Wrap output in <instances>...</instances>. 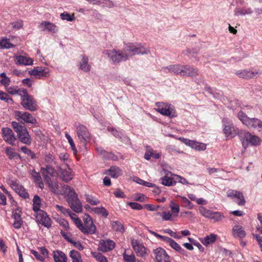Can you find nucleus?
Masks as SVG:
<instances>
[{"mask_svg": "<svg viewBox=\"0 0 262 262\" xmlns=\"http://www.w3.org/2000/svg\"><path fill=\"white\" fill-rule=\"evenodd\" d=\"M55 208L58 211L60 212L64 215L68 214L70 212V210L69 209H66L62 206H60L59 205H56Z\"/></svg>", "mask_w": 262, "mask_h": 262, "instance_id": "obj_58", "label": "nucleus"}, {"mask_svg": "<svg viewBox=\"0 0 262 262\" xmlns=\"http://www.w3.org/2000/svg\"><path fill=\"white\" fill-rule=\"evenodd\" d=\"M76 132L79 139L84 144L90 140V134L85 126L78 125L77 127Z\"/></svg>", "mask_w": 262, "mask_h": 262, "instance_id": "obj_11", "label": "nucleus"}, {"mask_svg": "<svg viewBox=\"0 0 262 262\" xmlns=\"http://www.w3.org/2000/svg\"><path fill=\"white\" fill-rule=\"evenodd\" d=\"M63 188L67 195V201L71 208L75 212H81L82 210V203L75 191L68 185H64Z\"/></svg>", "mask_w": 262, "mask_h": 262, "instance_id": "obj_2", "label": "nucleus"}, {"mask_svg": "<svg viewBox=\"0 0 262 262\" xmlns=\"http://www.w3.org/2000/svg\"><path fill=\"white\" fill-rule=\"evenodd\" d=\"M200 213L205 217L210 219L213 211L205 208L203 206H200L199 209Z\"/></svg>", "mask_w": 262, "mask_h": 262, "instance_id": "obj_49", "label": "nucleus"}, {"mask_svg": "<svg viewBox=\"0 0 262 262\" xmlns=\"http://www.w3.org/2000/svg\"><path fill=\"white\" fill-rule=\"evenodd\" d=\"M224 218L223 213L213 211L210 219L213 220L214 222H219L222 221Z\"/></svg>", "mask_w": 262, "mask_h": 262, "instance_id": "obj_40", "label": "nucleus"}, {"mask_svg": "<svg viewBox=\"0 0 262 262\" xmlns=\"http://www.w3.org/2000/svg\"><path fill=\"white\" fill-rule=\"evenodd\" d=\"M165 241L168 243L169 246L180 254L187 256V252L176 243L173 239L170 237H165Z\"/></svg>", "mask_w": 262, "mask_h": 262, "instance_id": "obj_23", "label": "nucleus"}, {"mask_svg": "<svg viewBox=\"0 0 262 262\" xmlns=\"http://www.w3.org/2000/svg\"><path fill=\"white\" fill-rule=\"evenodd\" d=\"M252 13L253 10L251 8H236L234 10V15L237 16L250 15Z\"/></svg>", "mask_w": 262, "mask_h": 262, "instance_id": "obj_33", "label": "nucleus"}, {"mask_svg": "<svg viewBox=\"0 0 262 262\" xmlns=\"http://www.w3.org/2000/svg\"><path fill=\"white\" fill-rule=\"evenodd\" d=\"M11 124L14 130L17 133L19 140L24 144L30 145L32 140L27 129L15 121H12Z\"/></svg>", "mask_w": 262, "mask_h": 262, "instance_id": "obj_3", "label": "nucleus"}, {"mask_svg": "<svg viewBox=\"0 0 262 262\" xmlns=\"http://www.w3.org/2000/svg\"><path fill=\"white\" fill-rule=\"evenodd\" d=\"M84 224L81 229V231L84 234H94L96 231V226L93 223L91 217L86 215V217L84 219Z\"/></svg>", "mask_w": 262, "mask_h": 262, "instance_id": "obj_10", "label": "nucleus"}, {"mask_svg": "<svg viewBox=\"0 0 262 262\" xmlns=\"http://www.w3.org/2000/svg\"><path fill=\"white\" fill-rule=\"evenodd\" d=\"M111 224L114 230L120 233L123 232L124 230V226L120 222L114 221Z\"/></svg>", "mask_w": 262, "mask_h": 262, "instance_id": "obj_43", "label": "nucleus"}, {"mask_svg": "<svg viewBox=\"0 0 262 262\" xmlns=\"http://www.w3.org/2000/svg\"><path fill=\"white\" fill-rule=\"evenodd\" d=\"M232 233L234 237L238 238L239 239L244 238L246 235L245 231L241 225L234 226L232 230Z\"/></svg>", "mask_w": 262, "mask_h": 262, "instance_id": "obj_26", "label": "nucleus"}, {"mask_svg": "<svg viewBox=\"0 0 262 262\" xmlns=\"http://www.w3.org/2000/svg\"><path fill=\"white\" fill-rule=\"evenodd\" d=\"M108 174L112 178H117L122 174L121 169L116 166H112L108 170Z\"/></svg>", "mask_w": 262, "mask_h": 262, "instance_id": "obj_36", "label": "nucleus"}, {"mask_svg": "<svg viewBox=\"0 0 262 262\" xmlns=\"http://www.w3.org/2000/svg\"><path fill=\"white\" fill-rule=\"evenodd\" d=\"M86 201L92 205H97L100 202L98 199L88 194H84Z\"/></svg>", "mask_w": 262, "mask_h": 262, "instance_id": "obj_51", "label": "nucleus"}, {"mask_svg": "<svg viewBox=\"0 0 262 262\" xmlns=\"http://www.w3.org/2000/svg\"><path fill=\"white\" fill-rule=\"evenodd\" d=\"M15 118L20 122L36 124L37 120L31 114L26 112L16 111L14 112Z\"/></svg>", "mask_w": 262, "mask_h": 262, "instance_id": "obj_9", "label": "nucleus"}, {"mask_svg": "<svg viewBox=\"0 0 262 262\" xmlns=\"http://www.w3.org/2000/svg\"><path fill=\"white\" fill-rule=\"evenodd\" d=\"M20 150L22 152H23L24 154H27L28 156L31 157L32 159H34L35 157V155L34 153L31 151L30 149L28 148L27 147L25 146H22L20 148Z\"/></svg>", "mask_w": 262, "mask_h": 262, "instance_id": "obj_55", "label": "nucleus"}, {"mask_svg": "<svg viewBox=\"0 0 262 262\" xmlns=\"http://www.w3.org/2000/svg\"><path fill=\"white\" fill-rule=\"evenodd\" d=\"M169 207L171 209V213L173 215V216H177L180 211V207L179 205L172 201L169 204Z\"/></svg>", "mask_w": 262, "mask_h": 262, "instance_id": "obj_41", "label": "nucleus"}, {"mask_svg": "<svg viewBox=\"0 0 262 262\" xmlns=\"http://www.w3.org/2000/svg\"><path fill=\"white\" fill-rule=\"evenodd\" d=\"M173 215L169 212H163L162 217L164 220L169 221Z\"/></svg>", "mask_w": 262, "mask_h": 262, "instance_id": "obj_62", "label": "nucleus"}, {"mask_svg": "<svg viewBox=\"0 0 262 262\" xmlns=\"http://www.w3.org/2000/svg\"><path fill=\"white\" fill-rule=\"evenodd\" d=\"M2 136L3 139L8 143L14 145L16 138L12 130L9 128H3L2 130Z\"/></svg>", "mask_w": 262, "mask_h": 262, "instance_id": "obj_15", "label": "nucleus"}, {"mask_svg": "<svg viewBox=\"0 0 262 262\" xmlns=\"http://www.w3.org/2000/svg\"><path fill=\"white\" fill-rule=\"evenodd\" d=\"M28 73L30 75L38 78L47 77L49 76V70L43 67H35L33 70L29 71Z\"/></svg>", "mask_w": 262, "mask_h": 262, "instance_id": "obj_13", "label": "nucleus"}, {"mask_svg": "<svg viewBox=\"0 0 262 262\" xmlns=\"http://www.w3.org/2000/svg\"><path fill=\"white\" fill-rule=\"evenodd\" d=\"M14 47V45L10 42L9 39L7 38H3L0 39V48L1 49H10Z\"/></svg>", "mask_w": 262, "mask_h": 262, "instance_id": "obj_39", "label": "nucleus"}, {"mask_svg": "<svg viewBox=\"0 0 262 262\" xmlns=\"http://www.w3.org/2000/svg\"><path fill=\"white\" fill-rule=\"evenodd\" d=\"M0 77L2 78L0 81L1 84L6 88L9 86L11 83V80L10 78L7 76L6 74L4 72L1 73Z\"/></svg>", "mask_w": 262, "mask_h": 262, "instance_id": "obj_44", "label": "nucleus"}, {"mask_svg": "<svg viewBox=\"0 0 262 262\" xmlns=\"http://www.w3.org/2000/svg\"><path fill=\"white\" fill-rule=\"evenodd\" d=\"M154 252L157 262H170L169 256L163 249L157 248L154 250Z\"/></svg>", "mask_w": 262, "mask_h": 262, "instance_id": "obj_22", "label": "nucleus"}, {"mask_svg": "<svg viewBox=\"0 0 262 262\" xmlns=\"http://www.w3.org/2000/svg\"><path fill=\"white\" fill-rule=\"evenodd\" d=\"M37 221L42 225L49 228L51 226L52 221L47 215V213L43 210H39L37 214Z\"/></svg>", "mask_w": 262, "mask_h": 262, "instance_id": "obj_17", "label": "nucleus"}, {"mask_svg": "<svg viewBox=\"0 0 262 262\" xmlns=\"http://www.w3.org/2000/svg\"><path fill=\"white\" fill-rule=\"evenodd\" d=\"M13 218L14 220L13 224V227L16 229L20 228L23 223L21 215L17 213H15L13 215Z\"/></svg>", "mask_w": 262, "mask_h": 262, "instance_id": "obj_37", "label": "nucleus"}, {"mask_svg": "<svg viewBox=\"0 0 262 262\" xmlns=\"http://www.w3.org/2000/svg\"><path fill=\"white\" fill-rule=\"evenodd\" d=\"M135 200L140 201V202H144L146 199V197L142 194H137L135 196L134 198Z\"/></svg>", "mask_w": 262, "mask_h": 262, "instance_id": "obj_61", "label": "nucleus"}, {"mask_svg": "<svg viewBox=\"0 0 262 262\" xmlns=\"http://www.w3.org/2000/svg\"><path fill=\"white\" fill-rule=\"evenodd\" d=\"M234 198L238 199L237 204L239 205H244L246 203L243 194L241 191H237V193L234 195Z\"/></svg>", "mask_w": 262, "mask_h": 262, "instance_id": "obj_52", "label": "nucleus"}, {"mask_svg": "<svg viewBox=\"0 0 262 262\" xmlns=\"http://www.w3.org/2000/svg\"><path fill=\"white\" fill-rule=\"evenodd\" d=\"M15 60L16 64L30 66L33 64V60L27 56H16Z\"/></svg>", "mask_w": 262, "mask_h": 262, "instance_id": "obj_24", "label": "nucleus"}, {"mask_svg": "<svg viewBox=\"0 0 262 262\" xmlns=\"http://www.w3.org/2000/svg\"><path fill=\"white\" fill-rule=\"evenodd\" d=\"M132 245L137 256L144 257L146 254V248L136 240L132 241Z\"/></svg>", "mask_w": 262, "mask_h": 262, "instance_id": "obj_21", "label": "nucleus"}, {"mask_svg": "<svg viewBox=\"0 0 262 262\" xmlns=\"http://www.w3.org/2000/svg\"><path fill=\"white\" fill-rule=\"evenodd\" d=\"M165 173V176L161 178V183L163 185L165 186H170L173 185V183H174L172 178L168 176L169 173Z\"/></svg>", "mask_w": 262, "mask_h": 262, "instance_id": "obj_45", "label": "nucleus"}, {"mask_svg": "<svg viewBox=\"0 0 262 262\" xmlns=\"http://www.w3.org/2000/svg\"><path fill=\"white\" fill-rule=\"evenodd\" d=\"M31 253L34 255L36 258L41 261H42L44 260L43 256H42L40 254H39L37 251L35 250H31Z\"/></svg>", "mask_w": 262, "mask_h": 262, "instance_id": "obj_63", "label": "nucleus"}, {"mask_svg": "<svg viewBox=\"0 0 262 262\" xmlns=\"http://www.w3.org/2000/svg\"><path fill=\"white\" fill-rule=\"evenodd\" d=\"M5 152L10 159H12L15 157L20 159V156L17 154V153L14 151V149L11 147H6L5 148Z\"/></svg>", "mask_w": 262, "mask_h": 262, "instance_id": "obj_46", "label": "nucleus"}, {"mask_svg": "<svg viewBox=\"0 0 262 262\" xmlns=\"http://www.w3.org/2000/svg\"><path fill=\"white\" fill-rule=\"evenodd\" d=\"M12 28L14 29H19L23 26V22L22 20L14 21L11 23Z\"/></svg>", "mask_w": 262, "mask_h": 262, "instance_id": "obj_60", "label": "nucleus"}, {"mask_svg": "<svg viewBox=\"0 0 262 262\" xmlns=\"http://www.w3.org/2000/svg\"><path fill=\"white\" fill-rule=\"evenodd\" d=\"M216 239V235L214 234H210L209 235L206 236L203 242V244L207 245L214 243Z\"/></svg>", "mask_w": 262, "mask_h": 262, "instance_id": "obj_48", "label": "nucleus"}, {"mask_svg": "<svg viewBox=\"0 0 262 262\" xmlns=\"http://www.w3.org/2000/svg\"><path fill=\"white\" fill-rule=\"evenodd\" d=\"M53 165H45V167L41 168L40 172L44 179L45 177H49L48 174L51 177H54L56 175L57 172L53 167Z\"/></svg>", "mask_w": 262, "mask_h": 262, "instance_id": "obj_25", "label": "nucleus"}, {"mask_svg": "<svg viewBox=\"0 0 262 262\" xmlns=\"http://www.w3.org/2000/svg\"><path fill=\"white\" fill-rule=\"evenodd\" d=\"M222 121L224 123L223 132L226 137L233 138L236 135L239 136L241 132L228 118H223Z\"/></svg>", "mask_w": 262, "mask_h": 262, "instance_id": "obj_7", "label": "nucleus"}, {"mask_svg": "<svg viewBox=\"0 0 262 262\" xmlns=\"http://www.w3.org/2000/svg\"><path fill=\"white\" fill-rule=\"evenodd\" d=\"M44 180L53 192L57 194L59 193V186L56 181H52L50 177H45Z\"/></svg>", "mask_w": 262, "mask_h": 262, "instance_id": "obj_28", "label": "nucleus"}, {"mask_svg": "<svg viewBox=\"0 0 262 262\" xmlns=\"http://www.w3.org/2000/svg\"><path fill=\"white\" fill-rule=\"evenodd\" d=\"M184 65L174 64L170 65L165 68L170 72H173L176 74H179L182 76Z\"/></svg>", "mask_w": 262, "mask_h": 262, "instance_id": "obj_34", "label": "nucleus"}, {"mask_svg": "<svg viewBox=\"0 0 262 262\" xmlns=\"http://www.w3.org/2000/svg\"><path fill=\"white\" fill-rule=\"evenodd\" d=\"M179 140L187 146L198 150H204L206 149V144L203 143L198 142L194 140L188 139L180 138Z\"/></svg>", "mask_w": 262, "mask_h": 262, "instance_id": "obj_14", "label": "nucleus"}, {"mask_svg": "<svg viewBox=\"0 0 262 262\" xmlns=\"http://www.w3.org/2000/svg\"><path fill=\"white\" fill-rule=\"evenodd\" d=\"M128 205L132 209L138 210H141L143 208L141 204L136 202H130Z\"/></svg>", "mask_w": 262, "mask_h": 262, "instance_id": "obj_59", "label": "nucleus"}, {"mask_svg": "<svg viewBox=\"0 0 262 262\" xmlns=\"http://www.w3.org/2000/svg\"><path fill=\"white\" fill-rule=\"evenodd\" d=\"M11 187L20 196L26 199L29 197V194L25 188L16 181H10Z\"/></svg>", "mask_w": 262, "mask_h": 262, "instance_id": "obj_12", "label": "nucleus"}, {"mask_svg": "<svg viewBox=\"0 0 262 262\" xmlns=\"http://www.w3.org/2000/svg\"><path fill=\"white\" fill-rule=\"evenodd\" d=\"M156 105L157 108L155 110L161 114L169 117L175 116V110L170 104L163 102H157Z\"/></svg>", "mask_w": 262, "mask_h": 262, "instance_id": "obj_8", "label": "nucleus"}, {"mask_svg": "<svg viewBox=\"0 0 262 262\" xmlns=\"http://www.w3.org/2000/svg\"><path fill=\"white\" fill-rule=\"evenodd\" d=\"M239 137L243 146L245 148L249 145H258L260 141V139L258 137L253 135L249 132L241 131Z\"/></svg>", "mask_w": 262, "mask_h": 262, "instance_id": "obj_6", "label": "nucleus"}, {"mask_svg": "<svg viewBox=\"0 0 262 262\" xmlns=\"http://www.w3.org/2000/svg\"><path fill=\"white\" fill-rule=\"evenodd\" d=\"M101 4L105 6L108 8H112L114 6L113 2L110 0H102Z\"/></svg>", "mask_w": 262, "mask_h": 262, "instance_id": "obj_64", "label": "nucleus"}, {"mask_svg": "<svg viewBox=\"0 0 262 262\" xmlns=\"http://www.w3.org/2000/svg\"><path fill=\"white\" fill-rule=\"evenodd\" d=\"M88 57L82 55L81 61L79 63V68L84 72H88L91 70V66L88 63Z\"/></svg>", "mask_w": 262, "mask_h": 262, "instance_id": "obj_30", "label": "nucleus"}, {"mask_svg": "<svg viewBox=\"0 0 262 262\" xmlns=\"http://www.w3.org/2000/svg\"><path fill=\"white\" fill-rule=\"evenodd\" d=\"M0 100L5 101V102L13 104V99L10 97L5 92L0 90Z\"/></svg>", "mask_w": 262, "mask_h": 262, "instance_id": "obj_50", "label": "nucleus"}, {"mask_svg": "<svg viewBox=\"0 0 262 262\" xmlns=\"http://www.w3.org/2000/svg\"><path fill=\"white\" fill-rule=\"evenodd\" d=\"M38 27L43 32H49L52 33L57 32L58 27L53 23L48 21H42L39 25Z\"/></svg>", "mask_w": 262, "mask_h": 262, "instance_id": "obj_16", "label": "nucleus"}, {"mask_svg": "<svg viewBox=\"0 0 262 262\" xmlns=\"http://www.w3.org/2000/svg\"><path fill=\"white\" fill-rule=\"evenodd\" d=\"M179 197L181 199L183 203L184 204L185 207H187L190 209L193 208V204L187 198L182 196H179Z\"/></svg>", "mask_w": 262, "mask_h": 262, "instance_id": "obj_53", "label": "nucleus"}, {"mask_svg": "<svg viewBox=\"0 0 262 262\" xmlns=\"http://www.w3.org/2000/svg\"><path fill=\"white\" fill-rule=\"evenodd\" d=\"M115 243L110 239H101L99 242L98 249L103 252H107L115 248Z\"/></svg>", "mask_w": 262, "mask_h": 262, "instance_id": "obj_20", "label": "nucleus"}, {"mask_svg": "<svg viewBox=\"0 0 262 262\" xmlns=\"http://www.w3.org/2000/svg\"><path fill=\"white\" fill-rule=\"evenodd\" d=\"M53 258L55 262H67L66 254L59 250L53 251Z\"/></svg>", "mask_w": 262, "mask_h": 262, "instance_id": "obj_29", "label": "nucleus"}, {"mask_svg": "<svg viewBox=\"0 0 262 262\" xmlns=\"http://www.w3.org/2000/svg\"><path fill=\"white\" fill-rule=\"evenodd\" d=\"M123 258L125 261L126 262H135L136 261V257L134 254H132L130 255H128L126 254L125 252L123 254Z\"/></svg>", "mask_w": 262, "mask_h": 262, "instance_id": "obj_57", "label": "nucleus"}, {"mask_svg": "<svg viewBox=\"0 0 262 262\" xmlns=\"http://www.w3.org/2000/svg\"><path fill=\"white\" fill-rule=\"evenodd\" d=\"M103 53L116 63L126 61L135 54H147L149 51L141 45L129 43L126 44L122 50H107Z\"/></svg>", "mask_w": 262, "mask_h": 262, "instance_id": "obj_1", "label": "nucleus"}, {"mask_svg": "<svg viewBox=\"0 0 262 262\" xmlns=\"http://www.w3.org/2000/svg\"><path fill=\"white\" fill-rule=\"evenodd\" d=\"M61 174L60 178L64 182H68L71 180L73 178V176L71 173V169L69 168L65 169H60Z\"/></svg>", "mask_w": 262, "mask_h": 262, "instance_id": "obj_31", "label": "nucleus"}, {"mask_svg": "<svg viewBox=\"0 0 262 262\" xmlns=\"http://www.w3.org/2000/svg\"><path fill=\"white\" fill-rule=\"evenodd\" d=\"M70 256L73 262H82L80 254L75 250L71 251Z\"/></svg>", "mask_w": 262, "mask_h": 262, "instance_id": "obj_47", "label": "nucleus"}, {"mask_svg": "<svg viewBox=\"0 0 262 262\" xmlns=\"http://www.w3.org/2000/svg\"><path fill=\"white\" fill-rule=\"evenodd\" d=\"M32 177L34 179V182L41 189L44 187V184L42 181V179L39 172H37L35 170H32L31 172Z\"/></svg>", "mask_w": 262, "mask_h": 262, "instance_id": "obj_32", "label": "nucleus"}, {"mask_svg": "<svg viewBox=\"0 0 262 262\" xmlns=\"http://www.w3.org/2000/svg\"><path fill=\"white\" fill-rule=\"evenodd\" d=\"M26 89H18L17 86H10L6 88V91L8 94L12 95H18L20 97L22 95V94L25 92Z\"/></svg>", "mask_w": 262, "mask_h": 262, "instance_id": "obj_35", "label": "nucleus"}, {"mask_svg": "<svg viewBox=\"0 0 262 262\" xmlns=\"http://www.w3.org/2000/svg\"><path fill=\"white\" fill-rule=\"evenodd\" d=\"M199 74L197 69L194 68L189 65H184L182 76L194 77Z\"/></svg>", "mask_w": 262, "mask_h": 262, "instance_id": "obj_27", "label": "nucleus"}, {"mask_svg": "<svg viewBox=\"0 0 262 262\" xmlns=\"http://www.w3.org/2000/svg\"><path fill=\"white\" fill-rule=\"evenodd\" d=\"M91 211L96 214H100L105 217H107L108 214L107 211L103 207L92 208Z\"/></svg>", "mask_w": 262, "mask_h": 262, "instance_id": "obj_38", "label": "nucleus"}, {"mask_svg": "<svg viewBox=\"0 0 262 262\" xmlns=\"http://www.w3.org/2000/svg\"><path fill=\"white\" fill-rule=\"evenodd\" d=\"M21 105L26 110L30 111H35L37 108V105L36 101L33 96L30 95L26 90L20 96Z\"/></svg>", "mask_w": 262, "mask_h": 262, "instance_id": "obj_5", "label": "nucleus"}, {"mask_svg": "<svg viewBox=\"0 0 262 262\" xmlns=\"http://www.w3.org/2000/svg\"><path fill=\"white\" fill-rule=\"evenodd\" d=\"M42 163L45 165H54L58 168H60L57 164V159L52 152H46L43 154Z\"/></svg>", "mask_w": 262, "mask_h": 262, "instance_id": "obj_19", "label": "nucleus"}, {"mask_svg": "<svg viewBox=\"0 0 262 262\" xmlns=\"http://www.w3.org/2000/svg\"><path fill=\"white\" fill-rule=\"evenodd\" d=\"M33 209L34 211H39L40 207L41 199L40 197L35 195L33 199Z\"/></svg>", "mask_w": 262, "mask_h": 262, "instance_id": "obj_42", "label": "nucleus"}, {"mask_svg": "<svg viewBox=\"0 0 262 262\" xmlns=\"http://www.w3.org/2000/svg\"><path fill=\"white\" fill-rule=\"evenodd\" d=\"M237 116L242 123L249 128H262V122L260 120L255 118H250L243 111H239Z\"/></svg>", "mask_w": 262, "mask_h": 262, "instance_id": "obj_4", "label": "nucleus"}, {"mask_svg": "<svg viewBox=\"0 0 262 262\" xmlns=\"http://www.w3.org/2000/svg\"><path fill=\"white\" fill-rule=\"evenodd\" d=\"M262 73V71L258 72L257 71H253L250 70H242L237 71L235 73L236 75L239 78L244 79H251L255 78L258 74Z\"/></svg>", "mask_w": 262, "mask_h": 262, "instance_id": "obj_18", "label": "nucleus"}, {"mask_svg": "<svg viewBox=\"0 0 262 262\" xmlns=\"http://www.w3.org/2000/svg\"><path fill=\"white\" fill-rule=\"evenodd\" d=\"M60 17L62 20H67L70 21L74 20L75 19L74 15H71L69 13L66 12L61 13Z\"/></svg>", "mask_w": 262, "mask_h": 262, "instance_id": "obj_56", "label": "nucleus"}, {"mask_svg": "<svg viewBox=\"0 0 262 262\" xmlns=\"http://www.w3.org/2000/svg\"><path fill=\"white\" fill-rule=\"evenodd\" d=\"M65 136L67 138V139L69 143L70 144L72 149L74 152L75 154H76L77 150L76 149V146L75 145V144L74 143L73 140L72 138V137L69 135L68 134L66 133L65 134Z\"/></svg>", "mask_w": 262, "mask_h": 262, "instance_id": "obj_54", "label": "nucleus"}]
</instances>
